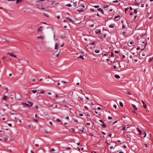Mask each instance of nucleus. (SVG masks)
I'll return each mask as SVG.
<instances>
[{"label":"nucleus","mask_w":153,"mask_h":153,"mask_svg":"<svg viewBox=\"0 0 153 153\" xmlns=\"http://www.w3.org/2000/svg\"><path fill=\"white\" fill-rule=\"evenodd\" d=\"M126 93L128 94L129 95H131V93H130V92L128 91H126Z\"/></svg>","instance_id":"49530a36"},{"label":"nucleus","mask_w":153,"mask_h":153,"mask_svg":"<svg viewBox=\"0 0 153 153\" xmlns=\"http://www.w3.org/2000/svg\"><path fill=\"white\" fill-rule=\"evenodd\" d=\"M66 6L69 7H71L72 6L70 4H67Z\"/></svg>","instance_id":"c9c22d12"},{"label":"nucleus","mask_w":153,"mask_h":153,"mask_svg":"<svg viewBox=\"0 0 153 153\" xmlns=\"http://www.w3.org/2000/svg\"><path fill=\"white\" fill-rule=\"evenodd\" d=\"M144 133L145 135H144L143 137H144H144H146V132H144Z\"/></svg>","instance_id":"3c124183"},{"label":"nucleus","mask_w":153,"mask_h":153,"mask_svg":"<svg viewBox=\"0 0 153 153\" xmlns=\"http://www.w3.org/2000/svg\"><path fill=\"white\" fill-rule=\"evenodd\" d=\"M4 141H6L8 140V138L7 137H4Z\"/></svg>","instance_id":"dca6fc26"},{"label":"nucleus","mask_w":153,"mask_h":153,"mask_svg":"<svg viewBox=\"0 0 153 153\" xmlns=\"http://www.w3.org/2000/svg\"><path fill=\"white\" fill-rule=\"evenodd\" d=\"M120 52V51H115V53H118Z\"/></svg>","instance_id":"ea45409f"},{"label":"nucleus","mask_w":153,"mask_h":153,"mask_svg":"<svg viewBox=\"0 0 153 153\" xmlns=\"http://www.w3.org/2000/svg\"><path fill=\"white\" fill-rule=\"evenodd\" d=\"M31 91L33 93L35 94L36 92L37 91L36 90H32Z\"/></svg>","instance_id":"a211bd4d"},{"label":"nucleus","mask_w":153,"mask_h":153,"mask_svg":"<svg viewBox=\"0 0 153 153\" xmlns=\"http://www.w3.org/2000/svg\"><path fill=\"white\" fill-rule=\"evenodd\" d=\"M102 127H103V128H105L106 127V125H105V124H104V123H103V124H102Z\"/></svg>","instance_id":"b1692460"},{"label":"nucleus","mask_w":153,"mask_h":153,"mask_svg":"<svg viewBox=\"0 0 153 153\" xmlns=\"http://www.w3.org/2000/svg\"><path fill=\"white\" fill-rule=\"evenodd\" d=\"M81 6H82V7H83V8H85V5H84V4H81Z\"/></svg>","instance_id":"5fc2aeb1"},{"label":"nucleus","mask_w":153,"mask_h":153,"mask_svg":"<svg viewBox=\"0 0 153 153\" xmlns=\"http://www.w3.org/2000/svg\"><path fill=\"white\" fill-rule=\"evenodd\" d=\"M153 58H150L149 59V62H151L152 59Z\"/></svg>","instance_id":"a19ab883"},{"label":"nucleus","mask_w":153,"mask_h":153,"mask_svg":"<svg viewBox=\"0 0 153 153\" xmlns=\"http://www.w3.org/2000/svg\"><path fill=\"white\" fill-rule=\"evenodd\" d=\"M44 131L46 133H48L49 132L48 131L46 130H44Z\"/></svg>","instance_id":"79ce46f5"},{"label":"nucleus","mask_w":153,"mask_h":153,"mask_svg":"<svg viewBox=\"0 0 153 153\" xmlns=\"http://www.w3.org/2000/svg\"><path fill=\"white\" fill-rule=\"evenodd\" d=\"M8 125L9 126H10V127H11L12 126V124H10V123H8Z\"/></svg>","instance_id":"774afa93"},{"label":"nucleus","mask_w":153,"mask_h":153,"mask_svg":"<svg viewBox=\"0 0 153 153\" xmlns=\"http://www.w3.org/2000/svg\"><path fill=\"white\" fill-rule=\"evenodd\" d=\"M100 50L96 49L95 51V52L97 53H98L100 52Z\"/></svg>","instance_id":"f3484780"},{"label":"nucleus","mask_w":153,"mask_h":153,"mask_svg":"<svg viewBox=\"0 0 153 153\" xmlns=\"http://www.w3.org/2000/svg\"><path fill=\"white\" fill-rule=\"evenodd\" d=\"M86 124L88 125H90V123H86Z\"/></svg>","instance_id":"052dcab7"},{"label":"nucleus","mask_w":153,"mask_h":153,"mask_svg":"<svg viewBox=\"0 0 153 153\" xmlns=\"http://www.w3.org/2000/svg\"><path fill=\"white\" fill-rule=\"evenodd\" d=\"M126 125H125L124 126H123V128H122V130H127V129L128 128H129V127H126Z\"/></svg>","instance_id":"0eeeda50"},{"label":"nucleus","mask_w":153,"mask_h":153,"mask_svg":"<svg viewBox=\"0 0 153 153\" xmlns=\"http://www.w3.org/2000/svg\"><path fill=\"white\" fill-rule=\"evenodd\" d=\"M125 28V25H124V24L122 26V28L123 29H124Z\"/></svg>","instance_id":"8fccbe9b"},{"label":"nucleus","mask_w":153,"mask_h":153,"mask_svg":"<svg viewBox=\"0 0 153 153\" xmlns=\"http://www.w3.org/2000/svg\"><path fill=\"white\" fill-rule=\"evenodd\" d=\"M93 7H94L95 8H97L99 7V6L98 5H95V6H93Z\"/></svg>","instance_id":"7c9ffc66"},{"label":"nucleus","mask_w":153,"mask_h":153,"mask_svg":"<svg viewBox=\"0 0 153 153\" xmlns=\"http://www.w3.org/2000/svg\"><path fill=\"white\" fill-rule=\"evenodd\" d=\"M118 2V0H115V1H113V3H117Z\"/></svg>","instance_id":"2f4dec72"},{"label":"nucleus","mask_w":153,"mask_h":153,"mask_svg":"<svg viewBox=\"0 0 153 153\" xmlns=\"http://www.w3.org/2000/svg\"><path fill=\"white\" fill-rule=\"evenodd\" d=\"M51 152H54L55 151V150L53 148H52V149H51Z\"/></svg>","instance_id":"09e8293b"},{"label":"nucleus","mask_w":153,"mask_h":153,"mask_svg":"<svg viewBox=\"0 0 153 153\" xmlns=\"http://www.w3.org/2000/svg\"><path fill=\"white\" fill-rule=\"evenodd\" d=\"M135 1L136 2L134 4V5H137L140 4V0H136Z\"/></svg>","instance_id":"7ed1b4c3"},{"label":"nucleus","mask_w":153,"mask_h":153,"mask_svg":"<svg viewBox=\"0 0 153 153\" xmlns=\"http://www.w3.org/2000/svg\"><path fill=\"white\" fill-rule=\"evenodd\" d=\"M33 120L34 122H38V119H33Z\"/></svg>","instance_id":"c756f323"},{"label":"nucleus","mask_w":153,"mask_h":153,"mask_svg":"<svg viewBox=\"0 0 153 153\" xmlns=\"http://www.w3.org/2000/svg\"><path fill=\"white\" fill-rule=\"evenodd\" d=\"M35 108H36V110H37L38 109L39 107H38V106L36 105L35 106Z\"/></svg>","instance_id":"603ef678"},{"label":"nucleus","mask_w":153,"mask_h":153,"mask_svg":"<svg viewBox=\"0 0 153 153\" xmlns=\"http://www.w3.org/2000/svg\"><path fill=\"white\" fill-rule=\"evenodd\" d=\"M85 109H87V110H88V107H87V106H85Z\"/></svg>","instance_id":"864d4df0"},{"label":"nucleus","mask_w":153,"mask_h":153,"mask_svg":"<svg viewBox=\"0 0 153 153\" xmlns=\"http://www.w3.org/2000/svg\"><path fill=\"white\" fill-rule=\"evenodd\" d=\"M28 102L30 104V105H29L25 102H23L22 103V104L25 106L28 107L29 108L31 107L33 105V102L30 101H28Z\"/></svg>","instance_id":"f257e3e1"},{"label":"nucleus","mask_w":153,"mask_h":153,"mask_svg":"<svg viewBox=\"0 0 153 153\" xmlns=\"http://www.w3.org/2000/svg\"><path fill=\"white\" fill-rule=\"evenodd\" d=\"M54 39L55 41H57L58 40V39L56 36H54Z\"/></svg>","instance_id":"393cba45"},{"label":"nucleus","mask_w":153,"mask_h":153,"mask_svg":"<svg viewBox=\"0 0 153 153\" xmlns=\"http://www.w3.org/2000/svg\"><path fill=\"white\" fill-rule=\"evenodd\" d=\"M140 49V47H138L137 48V50H139Z\"/></svg>","instance_id":"69168bd1"},{"label":"nucleus","mask_w":153,"mask_h":153,"mask_svg":"<svg viewBox=\"0 0 153 153\" xmlns=\"http://www.w3.org/2000/svg\"><path fill=\"white\" fill-rule=\"evenodd\" d=\"M16 3L17 4H18V3H19L20 2H21V1H22V0H16Z\"/></svg>","instance_id":"412c9836"},{"label":"nucleus","mask_w":153,"mask_h":153,"mask_svg":"<svg viewBox=\"0 0 153 153\" xmlns=\"http://www.w3.org/2000/svg\"><path fill=\"white\" fill-rule=\"evenodd\" d=\"M144 4H143V3H142V4H141V5L140 7H144Z\"/></svg>","instance_id":"473e14b6"},{"label":"nucleus","mask_w":153,"mask_h":153,"mask_svg":"<svg viewBox=\"0 0 153 153\" xmlns=\"http://www.w3.org/2000/svg\"><path fill=\"white\" fill-rule=\"evenodd\" d=\"M101 33V31L100 30L97 29L95 30V33L96 34H99Z\"/></svg>","instance_id":"39448f33"},{"label":"nucleus","mask_w":153,"mask_h":153,"mask_svg":"<svg viewBox=\"0 0 153 153\" xmlns=\"http://www.w3.org/2000/svg\"><path fill=\"white\" fill-rule=\"evenodd\" d=\"M112 117H108V119H109V120H111V119H112Z\"/></svg>","instance_id":"4d7b16f0"},{"label":"nucleus","mask_w":153,"mask_h":153,"mask_svg":"<svg viewBox=\"0 0 153 153\" xmlns=\"http://www.w3.org/2000/svg\"><path fill=\"white\" fill-rule=\"evenodd\" d=\"M134 43V42H133V41H131L130 42V44L131 45H132V44H133Z\"/></svg>","instance_id":"c03bdc74"},{"label":"nucleus","mask_w":153,"mask_h":153,"mask_svg":"<svg viewBox=\"0 0 153 153\" xmlns=\"http://www.w3.org/2000/svg\"><path fill=\"white\" fill-rule=\"evenodd\" d=\"M78 58H81L82 59H84L83 56L82 55H80L79 57H78Z\"/></svg>","instance_id":"4468645a"},{"label":"nucleus","mask_w":153,"mask_h":153,"mask_svg":"<svg viewBox=\"0 0 153 153\" xmlns=\"http://www.w3.org/2000/svg\"><path fill=\"white\" fill-rule=\"evenodd\" d=\"M73 5L74 6L76 7L77 5L76 3H74Z\"/></svg>","instance_id":"e433bc0d"},{"label":"nucleus","mask_w":153,"mask_h":153,"mask_svg":"<svg viewBox=\"0 0 153 153\" xmlns=\"http://www.w3.org/2000/svg\"><path fill=\"white\" fill-rule=\"evenodd\" d=\"M137 129L138 131L139 132V134L140 135H141L142 134V131L141 130H140L138 128H137Z\"/></svg>","instance_id":"9b49d317"},{"label":"nucleus","mask_w":153,"mask_h":153,"mask_svg":"<svg viewBox=\"0 0 153 153\" xmlns=\"http://www.w3.org/2000/svg\"><path fill=\"white\" fill-rule=\"evenodd\" d=\"M101 11V12L103 14H105L104 13V10H100Z\"/></svg>","instance_id":"de8ad7c7"},{"label":"nucleus","mask_w":153,"mask_h":153,"mask_svg":"<svg viewBox=\"0 0 153 153\" xmlns=\"http://www.w3.org/2000/svg\"><path fill=\"white\" fill-rule=\"evenodd\" d=\"M84 10H77V11L79 13H81L82 12H83Z\"/></svg>","instance_id":"a878e982"},{"label":"nucleus","mask_w":153,"mask_h":153,"mask_svg":"<svg viewBox=\"0 0 153 153\" xmlns=\"http://www.w3.org/2000/svg\"><path fill=\"white\" fill-rule=\"evenodd\" d=\"M58 49V45L57 44H56L55 46V49L57 50Z\"/></svg>","instance_id":"1a4fd4ad"},{"label":"nucleus","mask_w":153,"mask_h":153,"mask_svg":"<svg viewBox=\"0 0 153 153\" xmlns=\"http://www.w3.org/2000/svg\"><path fill=\"white\" fill-rule=\"evenodd\" d=\"M114 107L116 109L117 108V106L116 105H114Z\"/></svg>","instance_id":"680f3d73"},{"label":"nucleus","mask_w":153,"mask_h":153,"mask_svg":"<svg viewBox=\"0 0 153 153\" xmlns=\"http://www.w3.org/2000/svg\"><path fill=\"white\" fill-rule=\"evenodd\" d=\"M7 54L10 55V56H12V57H15V58H16V56L13 53V52H8L7 53Z\"/></svg>","instance_id":"f03ea898"},{"label":"nucleus","mask_w":153,"mask_h":153,"mask_svg":"<svg viewBox=\"0 0 153 153\" xmlns=\"http://www.w3.org/2000/svg\"><path fill=\"white\" fill-rule=\"evenodd\" d=\"M95 43V42H93L91 43H90L89 45H94Z\"/></svg>","instance_id":"c85d7f7f"},{"label":"nucleus","mask_w":153,"mask_h":153,"mask_svg":"<svg viewBox=\"0 0 153 153\" xmlns=\"http://www.w3.org/2000/svg\"><path fill=\"white\" fill-rule=\"evenodd\" d=\"M132 106L133 108L135 110H137V108L136 107V106L135 105H134L133 104H132Z\"/></svg>","instance_id":"6e6552de"},{"label":"nucleus","mask_w":153,"mask_h":153,"mask_svg":"<svg viewBox=\"0 0 153 153\" xmlns=\"http://www.w3.org/2000/svg\"><path fill=\"white\" fill-rule=\"evenodd\" d=\"M36 78H34V79H33L32 81L33 82H35L36 81Z\"/></svg>","instance_id":"72a5a7b5"},{"label":"nucleus","mask_w":153,"mask_h":153,"mask_svg":"<svg viewBox=\"0 0 153 153\" xmlns=\"http://www.w3.org/2000/svg\"><path fill=\"white\" fill-rule=\"evenodd\" d=\"M39 92L40 94H44V91L42 90H39Z\"/></svg>","instance_id":"9d476101"},{"label":"nucleus","mask_w":153,"mask_h":153,"mask_svg":"<svg viewBox=\"0 0 153 153\" xmlns=\"http://www.w3.org/2000/svg\"><path fill=\"white\" fill-rule=\"evenodd\" d=\"M37 38L38 39H43V37L42 36H38Z\"/></svg>","instance_id":"2eb2a0df"},{"label":"nucleus","mask_w":153,"mask_h":153,"mask_svg":"<svg viewBox=\"0 0 153 153\" xmlns=\"http://www.w3.org/2000/svg\"><path fill=\"white\" fill-rule=\"evenodd\" d=\"M3 97L2 99L3 100H6L7 99V96L4 95V94L2 95Z\"/></svg>","instance_id":"20e7f679"},{"label":"nucleus","mask_w":153,"mask_h":153,"mask_svg":"<svg viewBox=\"0 0 153 153\" xmlns=\"http://www.w3.org/2000/svg\"><path fill=\"white\" fill-rule=\"evenodd\" d=\"M114 55V54L112 52H111V57H113V56Z\"/></svg>","instance_id":"4c0bfd02"},{"label":"nucleus","mask_w":153,"mask_h":153,"mask_svg":"<svg viewBox=\"0 0 153 153\" xmlns=\"http://www.w3.org/2000/svg\"><path fill=\"white\" fill-rule=\"evenodd\" d=\"M4 89L6 90L7 92H8L9 91L8 88L6 87Z\"/></svg>","instance_id":"bb28decb"},{"label":"nucleus","mask_w":153,"mask_h":153,"mask_svg":"<svg viewBox=\"0 0 153 153\" xmlns=\"http://www.w3.org/2000/svg\"><path fill=\"white\" fill-rule=\"evenodd\" d=\"M109 5L105 4L104 6V8H108V7H109Z\"/></svg>","instance_id":"4be33fe9"},{"label":"nucleus","mask_w":153,"mask_h":153,"mask_svg":"<svg viewBox=\"0 0 153 153\" xmlns=\"http://www.w3.org/2000/svg\"><path fill=\"white\" fill-rule=\"evenodd\" d=\"M119 17H120L119 15H117V16H115V17L114 18V19H116L117 18Z\"/></svg>","instance_id":"cd10ccee"},{"label":"nucleus","mask_w":153,"mask_h":153,"mask_svg":"<svg viewBox=\"0 0 153 153\" xmlns=\"http://www.w3.org/2000/svg\"><path fill=\"white\" fill-rule=\"evenodd\" d=\"M7 58V57L5 56H4L2 58V59H6Z\"/></svg>","instance_id":"6e6d98bb"},{"label":"nucleus","mask_w":153,"mask_h":153,"mask_svg":"<svg viewBox=\"0 0 153 153\" xmlns=\"http://www.w3.org/2000/svg\"><path fill=\"white\" fill-rule=\"evenodd\" d=\"M66 18L68 20H70L71 22H74V21H73L69 17H67Z\"/></svg>","instance_id":"aec40b11"},{"label":"nucleus","mask_w":153,"mask_h":153,"mask_svg":"<svg viewBox=\"0 0 153 153\" xmlns=\"http://www.w3.org/2000/svg\"><path fill=\"white\" fill-rule=\"evenodd\" d=\"M60 53V52H59V53L57 54L56 55V57H58L59 56V55Z\"/></svg>","instance_id":"a18cd8bd"},{"label":"nucleus","mask_w":153,"mask_h":153,"mask_svg":"<svg viewBox=\"0 0 153 153\" xmlns=\"http://www.w3.org/2000/svg\"><path fill=\"white\" fill-rule=\"evenodd\" d=\"M142 102L143 104V106L144 107L145 109L146 108V104L145 103V102H144V101L143 100H142Z\"/></svg>","instance_id":"423d86ee"},{"label":"nucleus","mask_w":153,"mask_h":153,"mask_svg":"<svg viewBox=\"0 0 153 153\" xmlns=\"http://www.w3.org/2000/svg\"><path fill=\"white\" fill-rule=\"evenodd\" d=\"M56 18L58 19H60V16H56Z\"/></svg>","instance_id":"13d9d810"},{"label":"nucleus","mask_w":153,"mask_h":153,"mask_svg":"<svg viewBox=\"0 0 153 153\" xmlns=\"http://www.w3.org/2000/svg\"><path fill=\"white\" fill-rule=\"evenodd\" d=\"M114 76L117 79L120 78V76L119 75L117 74H115Z\"/></svg>","instance_id":"f8f14e48"},{"label":"nucleus","mask_w":153,"mask_h":153,"mask_svg":"<svg viewBox=\"0 0 153 153\" xmlns=\"http://www.w3.org/2000/svg\"><path fill=\"white\" fill-rule=\"evenodd\" d=\"M137 10H134L133 13H135V14H136L137 13Z\"/></svg>","instance_id":"37998d69"},{"label":"nucleus","mask_w":153,"mask_h":153,"mask_svg":"<svg viewBox=\"0 0 153 153\" xmlns=\"http://www.w3.org/2000/svg\"><path fill=\"white\" fill-rule=\"evenodd\" d=\"M41 31V30L40 29V28H39L37 29V32L38 33L39 32Z\"/></svg>","instance_id":"f704fd0d"},{"label":"nucleus","mask_w":153,"mask_h":153,"mask_svg":"<svg viewBox=\"0 0 153 153\" xmlns=\"http://www.w3.org/2000/svg\"><path fill=\"white\" fill-rule=\"evenodd\" d=\"M132 112H133V113H135V114H136V115H137V113L136 112H135V111H132Z\"/></svg>","instance_id":"bf43d9fd"},{"label":"nucleus","mask_w":153,"mask_h":153,"mask_svg":"<svg viewBox=\"0 0 153 153\" xmlns=\"http://www.w3.org/2000/svg\"><path fill=\"white\" fill-rule=\"evenodd\" d=\"M114 24H112L109 25V27L111 28H114Z\"/></svg>","instance_id":"ddd939ff"},{"label":"nucleus","mask_w":153,"mask_h":153,"mask_svg":"<svg viewBox=\"0 0 153 153\" xmlns=\"http://www.w3.org/2000/svg\"><path fill=\"white\" fill-rule=\"evenodd\" d=\"M56 121L58 122H60L61 121L59 119H56Z\"/></svg>","instance_id":"58836bf2"},{"label":"nucleus","mask_w":153,"mask_h":153,"mask_svg":"<svg viewBox=\"0 0 153 153\" xmlns=\"http://www.w3.org/2000/svg\"><path fill=\"white\" fill-rule=\"evenodd\" d=\"M120 105L122 107H123V103L121 102H120Z\"/></svg>","instance_id":"5701e85b"},{"label":"nucleus","mask_w":153,"mask_h":153,"mask_svg":"<svg viewBox=\"0 0 153 153\" xmlns=\"http://www.w3.org/2000/svg\"><path fill=\"white\" fill-rule=\"evenodd\" d=\"M59 96H58L57 94H56L55 95V97L56 98H57Z\"/></svg>","instance_id":"0e129e2a"},{"label":"nucleus","mask_w":153,"mask_h":153,"mask_svg":"<svg viewBox=\"0 0 153 153\" xmlns=\"http://www.w3.org/2000/svg\"><path fill=\"white\" fill-rule=\"evenodd\" d=\"M71 149V147H68L66 148V149Z\"/></svg>","instance_id":"338daca9"},{"label":"nucleus","mask_w":153,"mask_h":153,"mask_svg":"<svg viewBox=\"0 0 153 153\" xmlns=\"http://www.w3.org/2000/svg\"><path fill=\"white\" fill-rule=\"evenodd\" d=\"M43 15L48 18L49 17L48 15L45 13H43Z\"/></svg>","instance_id":"6ab92c4d"},{"label":"nucleus","mask_w":153,"mask_h":153,"mask_svg":"<svg viewBox=\"0 0 153 153\" xmlns=\"http://www.w3.org/2000/svg\"><path fill=\"white\" fill-rule=\"evenodd\" d=\"M71 129H72V130H73V131H75V129H74V128H71Z\"/></svg>","instance_id":"e2e57ef3"}]
</instances>
